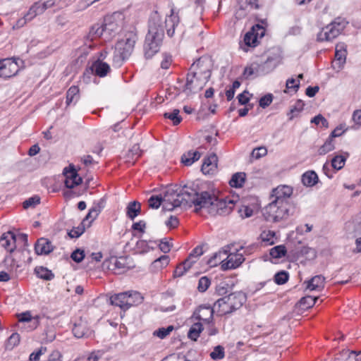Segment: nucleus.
<instances>
[{
  "label": "nucleus",
  "instance_id": "f257e3e1",
  "mask_svg": "<svg viewBox=\"0 0 361 361\" xmlns=\"http://www.w3.org/2000/svg\"><path fill=\"white\" fill-rule=\"evenodd\" d=\"M162 199L163 201L175 204V206H194L195 213L205 209L212 216L229 214L237 202L231 199H219L214 194L207 191L200 192L197 188L188 185L176 189L168 188L164 192Z\"/></svg>",
  "mask_w": 361,
  "mask_h": 361
},
{
  "label": "nucleus",
  "instance_id": "f03ea898",
  "mask_svg": "<svg viewBox=\"0 0 361 361\" xmlns=\"http://www.w3.org/2000/svg\"><path fill=\"white\" fill-rule=\"evenodd\" d=\"M164 37L162 20L157 12L152 14L149 20L148 32L144 44L146 59H151L161 47Z\"/></svg>",
  "mask_w": 361,
  "mask_h": 361
},
{
  "label": "nucleus",
  "instance_id": "7ed1b4c3",
  "mask_svg": "<svg viewBox=\"0 0 361 361\" xmlns=\"http://www.w3.org/2000/svg\"><path fill=\"white\" fill-rule=\"evenodd\" d=\"M123 16L121 13L106 16L102 25L95 24L92 26L87 38L93 40L94 38L102 37L104 40H111L118 33L123 25Z\"/></svg>",
  "mask_w": 361,
  "mask_h": 361
},
{
  "label": "nucleus",
  "instance_id": "20e7f679",
  "mask_svg": "<svg viewBox=\"0 0 361 361\" xmlns=\"http://www.w3.org/2000/svg\"><path fill=\"white\" fill-rule=\"evenodd\" d=\"M246 301V295L241 291L232 293L222 297L214 303L218 314L222 316L231 314L240 309Z\"/></svg>",
  "mask_w": 361,
  "mask_h": 361
},
{
  "label": "nucleus",
  "instance_id": "39448f33",
  "mask_svg": "<svg viewBox=\"0 0 361 361\" xmlns=\"http://www.w3.org/2000/svg\"><path fill=\"white\" fill-rule=\"evenodd\" d=\"M289 204L278 203L271 200V202L263 209V216L266 221L278 222L287 219L290 215Z\"/></svg>",
  "mask_w": 361,
  "mask_h": 361
},
{
  "label": "nucleus",
  "instance_id": "423d86ee",
  "mask_svg": "<svg viewBox=\"0 0 361 361\" xmlns=\"http://www.w3.org/2000/svg\"><path fill=\"white\" fill-rule=\"evenodd\" d=\"M347 23H348L343 18H336L333 22L322 29L317 34V40L318 42L333 40L341 34Z\"/></svg>",
  "mask_w": 361,
  "mask_h": 361
},
{
  "label": "nucleus",
  "instance_id": "0eeeda50",
  "mask_svg": "<svg viewBox=\"0 0 361 361\" xmlns=\"http://www.w3.org/2000/svg\"><path fill=\"white\" fill-rule=\"evenodd\" d=\"M137 37L136 34L130 32L125 39L118 41L116 44V50L118 51L122 59H127L133 52Z\"/></svg>",
  "mask_w": 361,
  "mask_h": 361
},
{
  "label": "nucleus",
  "instance_id": "6e6552de",
  "mask_svg": "<svg viewBox=\"0 0 361 361\" xmlns=\"http://www.w3.org/2000/svg\"><path fill=\"white\" fill-rule=\"evenodd\" d=\"M190 72L199 75L202 78L208 82L211 77V61L206 56L199 58L194 62L190 68Z\"/></svg>",
  "mask_w": 361,
  "mask_h": 361
},
{
  "label": "nucleus",
  "instance_id": "1a4fd4ad",
  "mask_svg": "<svg viewBox=\"0 0 361 361\" xmlns=\"http://www.w3.org/2000/svg\"><path fill=\"white\" fill-rule=\"evenodd\" d=\"M207 81L202 78L199 75H196L193 72L188 73L186 78V83L184 86L183 91L189 94L190 93H196L201 90Z\"/></svg>",
  "mask_w": 361,
  "mask_h": 361
},
{
  "label": "nucleus",
  "instance_id": "9d476101",
  "mask_svg": "<svg viewBox=\"0 0 361 361\" xmlns=\"http://www.w3.org/2000/svg\"><path fill=\"white\" fill-rule=\"evenodd\" d=\"M19 71V64L16 59L6 58L0 60V77L8 78L16 75Z\"/></svg>",
  "mask_w": 361,
  "mask_h": 361
},
{
  "label": "nucleus",
  "instance_id": "9b49d317",
  "mask_svg": "<svg viewBox=\"0 0 361 361\" xmlns=\"http://www.w3.org/2000/svg\"><path fill=\"white\" fill-rule=\"evenodd\" d=\"M103 265L106 266L109 269L113 270L118 274L126 271L130 268L128 263V258L125 257H112L109 260L104 261Z\"/></svg>",
  "mask_w": 361,
  "mask_h": 361
},
{
  "label": "nucleus",
  "instance_id": "f8f14e48",
  "mask_svg": "<svg viewBox=\"0 0 361 361\" xmlns=\"http://www.w3.org/2000/svg\"><path fill=\"white\" fill-rule=\"evenodd\" d=\"M293 194V188L288 185H279L272 190L271 199L278 203L289 204L288 199Z\"/></svg>",
  "mask_w": 361,
  "mask_h": 361
},
{
  "label": "nucleus",
  "instance_id": "ddd939ff",
  "mask_svg": "<svg viewBox=\"0 0 361 361\" xmlns=\"http://www.w3.org/2000/svg\"><path fill=\"white\" fill-rule=\"evenodd\" d=\"M63 173L66 176L65 185L66 188L72 189L82 183V179L79 176L73 164H70L68 167H66Z\"/></svg>",
  "mask_w": 361,
  "mask_h": 361
},
{
  "label": "nucleus",
  "instance_id": "4468645a",
  "mask_svg": "<svg viewBox=\"0 0 361 361\" xmlns=\"http://www.w3.org/2000/svg\"><path fill=\"white\" fill-rule=\"evenodd\" d=\"M110 303L124 310L129 309L133 305V301L132 298L128 296V292L120 293L111 296Z\"/></svg>",
  "mask_w": 361,
  "mask_h": 361
},
{
  "label": "nucleus",
  "instance_id": "2eb2a0df",
  "mask_svg": "<svg viewBox=\"0 0 361 361\" xmlns=\"http://www.w3.org/2000/svg\"><path fill=\"white\" fill-rule=\"evenodd\" d=\"M217 308H214L207 305H200L198 309L194 312V316L199 321H202L205 323H211L213 321V315L214 311Z\"/></svg>",
  "mask_w": 361,
  "mask_h": 361
},
{
  "label": "nucleus",
  "instance_id": "dca6fc26",
  "mask_svg": "<svg viewBox=\"0 0 361 361\" xmlns=\"http://www.w3.org/2000/svg\"><path fill=\"white\" fill-rule=\"evenodd\" d=\"M226 259V262L221 264L223 271L235 269L245 261L243 255L238 252L227 254Z\"/></svg>",
  "mask_w": 361,
  "mask_h": 361
},
{
  "label": "nucleus",
  "instance_id": "f3484780",
  "mask_svg": "<svg viewBox=\"0 0 361 361\" xmlns=\"http://www.w3.org/2000/svg\"><path fill=\"white\" fill-rule=\"evenodd\" d=\"M218 157L215 153L210 154L204 159L201 171L204 174H212L217 169Z\"/></svg>",
  "mask_w": 361,
  "mask_h": 361
},
{
  "label": "nucleus",
  "instance_id": "a211bd4d",
  "mask_svg": "<svg viewBox=\"0 0 361 361\" xmlns=\"http://www.w3.org/2000/svg\"><path fill=\"white\" fill-rule=\"evenodd\" d=\"M54 249L51 242L45 238L38 239L35 245V251L38 255H49Z\"/></svg>",
  "mask_w": 361,
  "mask_h": 361
},
{
  "label": "nucleus",
  "instance_id": "6ab92c4d",
  "mask_svg": "<svg viewBox=\"0 0 361 361\" xmlns=\"http://www.w3.org/2000/svg\"><path fill=\"white\" fill-rule=\"evenodd\" d=\"M72 331L74 336L78 338L90 337L92 334L87 324L82 320L74 324Z\"/></svg>",
  "mask_w": 361,
  "mask_h": 361
},
{
  "label": "nucleus",
  "instance_id": "aec40b11",
  "mask_svg": "<svg viewBox=\"0 0 361 361\" xmlns=\"http://www.w3.org/2000/svg\"><path fill=\"white\" fill-rule=\"evenodd\" d=\"M16 236L11 232L8 231L2 234L0 238V244L8 252H13L16 246Z\"/></svg>",
  "mask_w": 361,
  "mask_h": 361
},
{
  "label": "nucleus",
  "instance_id": "412c9836",
  "mask_svg": "<svg viewBox=\"0 0 361 361\" xmlns=\"http://www.w3.org/2000/svg\"><path fill=\"white\" fill-rule=\"evenodd\" d=\"M179 22V16L178 14L174 13L173 9H171V15L167 16L165 20V27L166 28V33L169 37H171L173 36L175 28L178 25Z\"/></svg>",
  "mask_w": 361,
  "mask_h": 361
},
{
  "label": "nucleus",
  "instance_id": "4be33fe9",
  "mask_svg": "<svg viewBox=\"0 0 361 361\" xmlns=\"http://www.w3.org/2000/svg\"><path fill=\"white\" fill-rule=\"evenodd\" d=\"M35 3L30 7V14L32 16H36L38 14L42 13L46 9L51 8L56 4V0H42Z\"/></svg>",
  "mask_w": 361,
  "mask_h": 361
},
{
  "label": "nucleus",
  "instance_id": "5701e85b",
  "mask_svg": "<svg viewBox=\"0 0 361 361\" xmlns=\"http://www.w3.org/2000/svg\"><path fill=\"white\" fill-rule=\"evenodd\" d=\"M277 66L276 60L272 57H268L266 61L261 64H257V75H265L272 71Z\"/></svg>",
  "mask_w": 361,
  "mask_h": 361
},
{
  "label": "nucleus",
  "instance_id": "b1692460",
  "mask_svg": "<svg viewBox=\"0 0 361 361\" xmlns=\"http://www.w3.org/2000/svg\"><path fill=\"white\" fill-rule=\"evenodd\" d=\"M18 322L22 325L25 326V323L29 324L28 331H32L37 328L38 322L37 320H32V316L30 312H25L18 315ZM21 329L25 328V326H20Z\"/></svg>",
  "mask_w": 361,
  "mask_h": 361
},
{
  "label": "nucleus",
  "instance_id": "393cba45",
  "mask_svg": "<svg viewBox=\"0 0 361 361\" xmlns=\"http://www.w3.org/2000/svg\"><path fill=\"white\" fill-rule=\"evenodd\" d=\"M91 68L96 75L104 77L109 71L110 66L108 63L97 60L92 63Z\"/></svg>",
  "mask_w": 361,
  "mask_h": 361
},
{
  "label": "nucleus",
  "instance_id": "a878e982",
  "mask_svg": "<svg viewBox=\"0 0 361 361\" xmlns=\"http://www.w3.org/2000/svg\"><path fill=\"white\" fill-rule=\"evenodd\" d=\"M142 151L138 144L134 145L126 154V161L134 164L135 161L141 156Z\"/></svg>",
  "mask_w": 361,
  "mask_h": 361
},
{
  "label": "nucleus",
  "instance_id": "bb28decb",
  "mask_svg": "<svg viewBox=\"0 0 361 361\" xmlns=\"http://www.w3.org/2000/svg\"><path fill=\"white\" fill-rule=\"evenodd\" d=\"M141 212V204L137 201H133L128 203L126 207V216L133 220Z\"/></svg>",
  "mask_w": 361,
  "mask_h": 361
},
{
  "label": "nucleus",
  "instance_id": "cd10ccee",
  "mask_svg": "<svg viewBox=\"0 0 361 361\" xmlns=\"http://www.w3.org/2000/svg\"><path fill=\"white\" fill-rule=\"evenodd\" d=\"M319 181L317 174L314 171H308L302 176V183L305 186L312 187Z\"/></svg>",
  "mask_w": 361,
  "mask_h": 361
},
{
  "label": "nucleus",
  "instance_id": "c85d7f7f",
  "mask_svg": "<svg viewBox=\"0 0 361 361\" xmlns=\"http://www.w3.org/2000/svg\"><path fill=\"white\" fill-rule=\"evenodd\" d=\"M346 59V50L343 48V44H337L335 53L336 65H338V68H341L343 65L345 63Z\"/></svg>",
  "mask_w": 361,
  "mask_h": 361
},
{
  "label": "nucleus",
  "instance_id": "c756f323",
  "mask_svg": "<svg viewBox=\"0 0 361 361\" xmlns=\"http://www.w3.org/2000/svg\"><path fill=\"white\" fill-rule=\"evenodd\" d=\"M325 278L322 275H317L307 281V288L310 290L324 288Z\"/></svg>",
  "mask_w": 361,
  "mask_h": 361
},
{
  "label": "nucleus",
  "instance_id": "7c9ffc66",
  "mask_svg": "<svg viewBox=\"0 0 361 361\" xmlns=\"http://www.w3.org/2000/svg\"><path fill=\"white\" fill-rule=\"evenodd\" d=\"M201 153L198 151H188L181 157V161L185 166H190L195 161L200 159Z\"/></svg>",
  "mask_w": 361,
  "mask_h": 361
},
{
  "label": "nucleus",
  "instance_id": "2f4dec72",
  "mask_svg": "<svg viewBox=\"0 0 361 361\" xmlns=\"http://www.w3.org/2000/svg\"><path fill=\"white\" fill-rule=\"evenodd\" d=\"M227 255V250H219L218 252H216L211 257L208 261L207 264L211 267H216L219 264L221 265L222 263H225L224 257Z\"/></svg>",
  "mask_w": 361,
  "mask_h": 361
},
{
  "label": "nucleus",
  "instance_id": "473e14b6",
  "mask_svg": "<svg viewBox=\"0 0 361 361\" xmlns=\"http://www.w3.org/2000/svg\"><path fill=\"white\" fill-rule=\"evenodd\" d=\"M245 178L246 174L244 172H237L232 176L229 180V185L232 188H241L245 181Z\"/></svg>",
  "mask_w": 361,
  "mask_h": 361
},
{
  "label": "nucleus",
  "instance_id": "72a5a7b5",
  "mask_svg": "<svg viewBox=\"0 0 361 361\" xmlns=\"http://www.w3.org/2000/svg\"><path fill=\"white\" fill-rule=\"evenodd\" d=\"M79 99V89L77 86H71L66 92V105L75 104Z\"/></svg>",
  "mask_w": 361,
  "mask_h": 361
},
{
  "label": "nucleus",
  "instance_id": "f704fd0d",
  "mask_svg": "<svg viewBox=\"0 0 361 361\" xmlns=\"http://www.w3.org/2000/svg\"><path fill=\"white\" fill-rule=\"evenodd\" d=\"M35 272L38 278L46 281H50L54 279V274L51 270L44 267H37L35 269Z\"/></svg>",
  "mask_w": 361,
  "mask_h": 361
},
{
  "label": "nucleus",
  "instance_id": "c9c22d12",
  "mask_svg": "<svg viewBox=\"0 0 361 361\" xmlns=\"http://www.w3.org/2000/svg\"><path fill=\"white\" fill-rule=\"evenodd\" d=\"M169 263V257L167 255H162L155 259L151 265L152 269L158 271L167 266Z\"/></svg>",
  "mask_w": 361,
  "mask_h": 361
},
{
  "label": "nucleus",
  "instance_id": "e433bc0d",
  "mask_svg": "<svg viewBox=\"0 0 361 361\" xmlns=\"http://www.w3.org/2000/svg\"><path fill=\"white\" fill-rule=\"evenodd\" d=\"M203 330L202 324L200 322L195 323L190 329L188 336L192 341H196L200 336V334Z\"/></svg>",
  "mask_w": 361,
  "mask_h": 361
},
{
  "label": "nucleus",
  "instance_id": "4c0bfd02",
  "mask_svg": "<svg viewBox=\"0 0 361 361\" xmlns=\"http://www.w3.org/2000/svg\"><path fill=\"white\" fill-rule=\"evenodd\" d=\"M348 154L346 153V156L344 155H336L331 159V166L334 169L338 171L343 168L346 158Z\"/></svg>",
  "mask_w": 361,
  "mask_h": 361
},
{
  "label": "nucleus",
  "instance_id": "58836bf2",
  "mask_svg": "<svg viewBox=\"0 0 361 361\" xmlns=\"http://www.w3.org/2000/svg\"><path fill=\"white\" fill-rule=\"evenodd\" d=\"M257 35H255V27H252L251 31L247 32L244 36V42L248 47L257 45Z\"/></svg>",
  "mask_w": 361,
  "mask_h": 361
},
{
  "label": "nucleus",
  "instance_id": "ea45409f",
  "mask_svg": "<svg viewBox=\"0 0 361 361\" xmlns=\"http://www.w3.org/2000/svg\"><path fill=\"white\" fill-rule=\"evenodd\" d=\"M192 262L185 260L182 264H179L174 271L173 276L175 277L182 276L192 267Z\"/></svg>",
  "mask_w": 361,
  "mask_h": 361
},
{
  "label": "nucleus",
  "instance_id": "a19ab883",
  "mask_svg": "<svg viewBox=\"0 0 361 361\" xmlns=\"http://www.w3.org/2000/svg\"><path fill=\"white\" fill-rule=\"evenodd\" d=\"M318 297H312L310 295L305 296L300 300V305L303 309H307L314 305L318 300Z\"/></svg>",
  "mask_w": 361,
  "mask_h": 361
},
{
  "label": "nucleus",
  "instance_id": "79ce46f5",
  "mask_svg": "<svg viewBox=\"0 0 361 361\" xmlns=\"http://www.w3.org/2000/svg\"><path fill=\"white\" fill-rule=\"evenodd\" d=\"M180 111L178 109H174L172 112H166L164 114V116L166 118L170 119L174 126L178 125L182 118L179 116Z\"/></svg>",
  "mask_w": 361,
  "mask_h": 361
},
{
  "label": "nucleus",
  "instance_id": "37998d69",
  "mask_svg": "<svg viewBox=\"0 0 361 361\" xmlns=\"http://www.w3.org/2000/svg\"><path fill=\"white\" fill-rule=\"evenodd\" d=\"M286 253V249L284 245H277L274 247H272L270 250V255L276 259H279L282 257L283 256H285Z\"/></svg>",
  "mask_w": 361,
  "mask_h": 361
},
{
  "label": "nucleus",
  "instance_id": "c03bdc74",
  "mask_svg": "<svg viewBox=\"0 0 361 361\" xmlns=\"http://www.w3.org/2000/svg\"><path fill=\"white\" fill-rule=\"evenodd\" d=\"M304 103L301 100H298L295 104L291 107L288 115H290L289 120H293V118L297 116L299 113L303 110Z\"/></svg>",
  "mask_w": 361,
  "mask_h": 361
},
{
  "label": "nucleus",
  "instance_id": "a18cd8bd",
  "mask_svg": "<svg viewBox=\"0 0 361 361\" xmlns=\"http://www.w3.org/2000/svg\"><path fill=\"white\" fill-rule=\"evenodd\" d=\"M203 254V249L202 247L200 245L197 246L195 247L192 252L190 253L189 256L186 259V260H188L189 262H192V264L196 262L197 259L200 256H201Z\"/></svg>",
  "mask_w": 361,
  "mask_h": 361
},
{
  "label": "nucleus",
  "instance_id": "49530a36",
  "mask_svg": "<svg viewBox=\"0 0 361 361\" xmlns=\"http://www.w3.org/2000/svg\"><path fill=\"white\" fill-rule=\"evenodd\" d=\"M334 149V140L331 137H329L322 146L319 149V154L320 155L326 154V153L332 151Z\"/></svg>",
  "mask_w": 361,
  "mask_h": 361
},
{
  "label": "nucleus",
  "instance_id": "de8ad7c7",
  "mask_svg": "<svg viewBox=\"0 0 361 361\" xmlns=\"http://www.w3.org/2000/svg\"><path fill=\"white\" fill-rule=\"evenodd\" d=\"M20 337L18 333L12 334L8 338L6 347L7 349L12 350L15 346L18 345L20 343Z\"/></svg>",
  "mask_w": 361,
  "mask_h": 361
},
{
  "label": "nucleus",
  "instance_id": "09e8293b",
  "mask_svg": "<svg viewBox=\"0 0 361 361\" xmlns=\"http://www.w3.org/2000/svg\"><path fill=\"white\" fill-rule=\"evenodd\" d=\"M355 351H349L348 350H343L339 357L337 358L338 361H356Z\"/></svg>",
  "mask_w": 361,
  "mask_h": 361
},
{
  "label": "nucleus",
  "instance_id": "8fccbe9b",
  "mask_svg": "<svg viewBox=\"0 0 361 361\" xmlns=\"http://www.w3.org/2000/svg\"><path fill=\"white\" fill-rule=\"evenodd\" d=\"M85 223L82 221L78 226L73 228L68 234L71 238H78L85 232Z\"/></svg>",
  "mask_w": 361,
  "mask_h": 361
},
{
  "label": "nucleus",
  "instance_id": "3c124183",
  "mask_svg": "<svg viewBox=\"0 0 361 361\" xmlns=\"http://www.w3.org/2000/svg\"><path fill=\"white\" fill-rule=\"evenodd\" d=\"M288 273L286 271H281L274 275V282L278 285H283L288 280Z\"/></svg>",
  "mask_w": 361,
  "mask_h": 361
},
{
  "label": "nucleus",
  "instance_id": "603ef678",
  "mask_svg": "<svg viewBox=\"0 0 361 361\" xmlns=\"http://www.w3.org/2000/svg\"><path fill=\"white\" fill-rule=\"evenodd\" d=\"M224 356V348L221 345L216 346L214 350L210 353V357L214 360H221Z\"/></svg>",
  "mask_w": 361,
  "mask_h": 361
},
{
  "label": "nucleus",
  "instance_id": "864d4df0",
  "mask_svg": "<svg viewBox=\"0 0 361 361\" xmlns=\"http://www.w3.org/2000/svg\"><path fill=\"white\" fill-rule=\"evenodd\" d=\"M173 330V326H169L166 328H159L154 331L153 335L161 339L166 338Z\"/></svg>",
  "mask_w": 361,
  "mask_h": 361
},
{
  "label": "nucleus",
  "instance_id": "5fc2aeb1",
  "mask_svg": "<svg viewBox=\"0 0 361 361\" xmlns=\"http://www.w3.org/2000/svg\"><path fill=\"white\" fill-rule=\"evenodd\" d=\"M35 16H32V14H30V9L28 11L26 15L22 18H20L16 23V25H13L14 29H18L20 27H23L27 21H30L32 19H33Z\"/></svg>",
  "mask_w": 361,
  "mask_h": 361
},
{
  "label": "nucleus",
  "instance_id": "6e6d98bb",
  "mask_svg": "<svg viewBox=\"0 0 361 361\" xmlns=\"http://www.w3.org/2000/svg\"><path fill=\"white\" fill-rule=\"evenodd\" d=\"M162 201L163 199L161 195H152L148 200L149 207L152 209H158L161 206Z\"/></svg>",
  "mask_w": 361,
  "mask_h": 361
},
{
  "label": "nucleus",
  "instance_id": "4d7b16f0",
  "mask_svg": "<svg viewBox=\"0 0 361 361\" xmlns=\"http://www.w3.org/2000/svg\"><path fill=\"white\" fill-rule=\"evenodd\" d=\"M211 283L210 279L207 276H202L199 279L197 289L200 292H204L207 290Z\"/></svg>",
  "mask_w": 361,
  "mask_h": 361
},
{
  "label": "nucleus",
  "instance_id": "13d9d810",
  "mask_svg": "<svg viewBox=\"0 0 361 361\" xmlns=\"http://www.w3.org/2000/svg\"><path fill=\"white\" fill-rule=\"evenodd\" d=\"M256 1L257 0H250L249 1L247 0H240L239 2L240 8L241 10H246L248 7L257 9L259 8V6Z\"/></svg>",
  "mask_w": 361,
  "mask_h": 361
},
{
  "label": "nucleus",
  "instance_id": "bf43d9fd",
  "mask_svg": "<svg viewBox=\"0 0 361 361\" xmlns=\"http://www.w3.org/2000/svg\"><path fill=\"white\" fill-rule=\"evenodd\" d=\"M40 202V198L39 197L35 195L33 197H31L23 202V205L24 209H27L31 207H35L37 204H39Z\"/></svg>",
  "mask_w": 361,
  "mask_h": 361
},
{
  "label": "nucleus",
  "instance_id": "052dcab7",
  "mask_svg": "<svg viewBox=\"0 0 361 361\" xmlns=\"http://www.w3.org/2000/svg\"><path fill=\"white\" fill-rule=\"evenodd\" d=\"M47 352V348L42 346L37 351L30 355L28 361H39L40 357Z\"/></svg>",
  "mask_w": 361,
  "mask_h": 361
},
{
  "label": "nucleus",
  "instance_id": "680f3d73",
  "mask_svg": "<svg viewBox=\"0 0 361 361\" xmlns=\"http://www.w3.org/2000/svg\"><path fill=\"white\" fill-rule=\"evenodd\" d=\"M238 213L242 218H249L253 214V209L248 206L243 205L238 209Z\"/></svg>",
  "mask_w": 361,
  "mask_h": 361
},
{
  "label": "nucleus",
  "instance_id": "e2e57ef3",
  "mask_svg": "<svg viewBox=\"0 0 361 361\" xmlns=\"http://www.w3.org/2000/svg\"><path fill=\"white\" fill-rule=\"evenodd\" d=\"M311 123H314L316 125H319V123H321L323 127L326 128L329 127L328 121L321 114H319L312 118L311 120Z\"/></svg>",
  "mask_w": 361,
  "mask_h": 361
},
{
  "label": "nucleus",
  "instance_id": "0e129e2a",
  "mask_svg": "<svg viewBox=\"0 0 361 361\" xmlns=\"http://www.w3.org/2000/svg\"><path fill=\"white\" fill-rule=\"evenodd\" d=\"M272 100H273L272 94H267L260 98L259 102V106L262 108L264 109L271 104V103L272 102Z\"/></svg>",
  "mask_w": 361,
  "mask_h": 361
},
{
  "label": "nucleus",
  "instance_id": "69168bd1",
  "mask_svg": "<svg viewBox=\"0 0 361 361\" xmlns=\"http://www.w3.org/2000/svg\"><path fill=\"white\" fill-rule=\"evenodd\" d=\"M159 246L161 251L166 254L170 252L172 243H171L169 240H167V238H164L161 240Z\"/></svg>",
  "mask_w": 361,
  "mask_h": 361
},
{
  "label": "nucleus",
  "instance_id": "338daca9",
  "mask_svg": "<svg viewBox=\"0 0 361 361\" xmlns=\"http://www.w3.org/2000/svg\"><path fill=\"white\" fill-rule=\"evenodd\" d=\"M71 257L77 263L81 262L85 257L84 251L80 249H77L73 252Z\"/></svg>",
  "mask_w": 361,
  "mask_h": 361
},
{
  "label": "nucleus",
  "instance_id": "774afa93",
  "mask_svg": "<svg viewBox=\"0 0 361 361\" xmlns=\"http://www.w3.org/2000/svg\"><path fill=\"white\" fill-rule=\"evenodd\" d=\"M267 152V151L265 147L255 148L252 152V157L257 159L266 155Z\"/></svg>",
  "mask_w": 361,
  "mask_h": 361
}]
</instances>
